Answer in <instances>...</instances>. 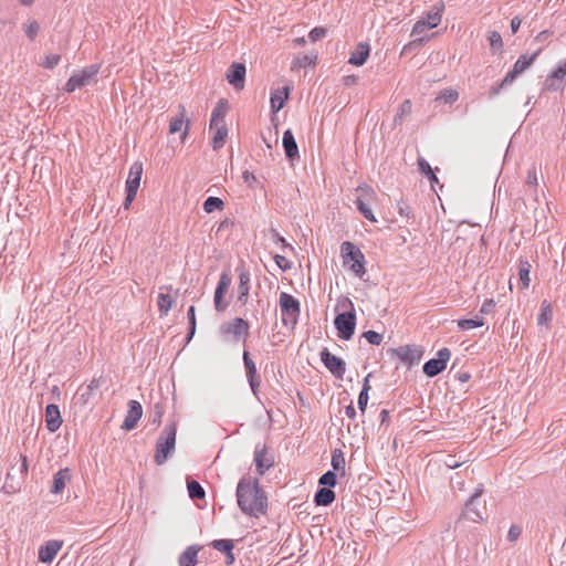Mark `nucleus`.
Masks as SVG:
<instances>
[{"mask_svg":"<svg viewBox=\"0 0 566 566\" xmlns=\"http://www.w3.org/2000/svg\"><path fill=\"white\" fill-rule=\"evenodd\" d=\"M237 502L241 512L258 517L265 514L268 509V496L265 491L260 486L258 479L243 476L237 485Z\"/></svg>","mask_w":566,"mask_h":566,"instance_id":"f257e3e1","label":"nucleus"},{"mask_svg":"<svg viewBox=\"0 0 566 566\" xmlns=\"http://www.w3.org/2000/svg\"><path fill=\"white\" fill-rule=\"evenodd\" d=\"M228 109V101L221 98L211 113L209 126L211 130H214L211 143V146L214 150L220 149L224 145L226 138L228 136V128L224 120Z\"/></svg>","mask_w":566,"mask_h":566,"instance_id":"f03ea898","label":"nucleus"},{"mask_svg":"<svg viewBox=\"0 0 566 566\" xmlns=\"http://www.w3.org/2000/svg\"><path fill=\"white\" fill-rule=\"evenodd\" d=\"M343 265L348 268L356 276L363 277L366 273V259L359 247L350 241L340 244Z\"/></svg>","mask_w":566,"mask_h":566,"instance_id":"7ed1b4c3","label":"nucleus"},{"mask_svg":"<svg viewBox=\"0 0 566 566\" xmlns=\"http://www.w3.org/2000/svg\"><path fill=\"white\" fill-rule=\"evenodd\" d=\"M177 426L170 422L165 427L156 442L154 461L157 465H163L174 453L176 447Z\"/></svg>","mask_w":566,"mask_h":566,"instance_id":"20e7f679","label":"nucleus"},{"mask_svg":"<svg viewBox=\"0 0 566 566\" xmlns=\"http://www.w3.org/2000/svg\"><path fill=\"white\" fill-rule=\"evenodd\" d=\"M349 307V311L339 313L334 319L335 328L337 329L338 337L343 340H349L355 334L356 328V313L354 303L349 298H345L343 307Z\"/></svg>","mask_w":566,"mask_h":566,"instance_id":"39448f33","label":"nucleus"},{"mask_svg":"<svg viewBox=\"0 0 566 566\" xmlns=\"http://www.w3.org/2000/svg\"><path fill=\"white\" fill-rule=\"evenodd\" d=\"M443 10L444 4L442 2H437L431 7V9L426 13L423 18L413 24L411 35L417 36L416 41L422 42L424 38L420 35L427 30L433 29L440 24Z\"/></svg>","mask_w":566,"mask_h":566,"instance_id":"423d86ee","label":"nucleus"},{"mask_svg":"<svg viewBox=\"0 0 566 566\" xmlns=\"http://www.w3.org/2000/svg\"><path fill=\"white\" fill-rule=\"evenodd\" d=\"M484 492L483 485L480 484L468 499L461 513V517L473 523H481L485 520V502L481 501V496Z\"/></svg>","mask_w":566,"mask_h":566,"instance_id":"0eeeda50","label":"nucleus"},{"mask_svg":"<svg viewBox=\"0 0 566 566\" xmlns=\"http://www.w3.org/2000/svg\"><path fill=\"white\" fill-rule=\"evenodd\" d=\"M280 310L283 325L294 327L301 314V304L293 295L282 292L280 294Z\"/></svg>","mask_w":566,"mask_h":566,"instance_id":"6e6552de","label":"nucleus"},{"mask_svg":"<svg viewBox=\"0 0 566 566\" xmlns=\"http://www.w3.org/2000/svg\"><path fill=\"white\" fill-rule=\"evenodd\" d=\"M99 64H91L85 66L81 71H77L72 74V76L67 80L64 86V91L66 93H73L77 88H82L84 86L90 85L95 81L96 75L99 72Z\"/></svg>","mask_w":566,"mask_h":566,"instance_id":"1a4fd4ad","label":"nucleus"},{"mask_svg":"<svg viewBox=\"0 0 566 566\" xmlns=\"http://www.w3.org/2000/svg\"><path fill=\"white\" fill-rule=\"evenodd\" d=\"M28 474V460L27 455L19 454V460L15 464H12L6 476L4 488L11 492H15L20 489L21 483L24 481Z\"/></svg>","mask_w":566,"mask_h":566,"instance_id":"9d476101","label":"nucleus"},{"mask_svg":"<svg viewBox=\"0 0 566 566\" xmlns=\"http://www.w3.org/2000/svg\"><path fill=\"white\" fill-rule=\"evenodd\" d=\"M249 323L241 317H235L232 321L224 322L220 325L219 333L223 338L232 335L234 342L243 339L245 344L249 337Z\"/></svg>","mask_w":566,"mask_h":566,"instance_id":"9b49d317","label":"nucleus"},{"mask_svg":"<svg viewBox=\"0 0 566 566\" xmlns=\"http://www.w3.org/2000/svg\"><path fill=\"white\" fill-rule=\"evenodd\" d=\"M450 357L451 352L449 348L443 347L439 349L437 358H431L424 363L422 367L423 374L430 378L438 376L447 368Z\"/></svg>","mask_w":566,"mask_h":566,"instance_id":"f8f14e48","label":"nucleus"},{"mask_svg":"<svg viewBox=\"0 0 566 566\" xmlns=\"http://www.w3.org/2000/svg\"><path fill=\"white\" fill-rule=\"evenodd\" d=\"M390 352L408 367L418 364L423 355V350L416 345L399 346L397 348H391Z\"/></svg>","mask_w":566,"mask_h":566,"instance_id":"ddd939ff","label":"nucleus"},{"mask_svg":"<svg viewBox=\"0 0 566 566\" xmlns=\"http://www.w3.org/2000/svg\"><path fill=\"white\" fill-rule=\"evenodd\" d=\"M319 357L324 366L336 379H343L346 371V364L342 358L332 354L327 348L321 350Z\"/></svg>","mask_w":566,"mask_h":566,"instance_id":"4468645a","label":"nucleus"},{"mask_svg":"<svg viewBox=\"0 0 566 566\" xmlns=\"http://www.w3.org/2000/svg\"><path fill=\"white\" fill-rule=\"evenodd\" d=\"M242 359H243V365H244V369H245L247 380L249 382L251 391L259 399V389H260V385H261V377L258 374L255 363L251 358L250 353L245 349L243 350Z\"/></svg>","mask_w":566,"mask_h":566,"instance_id":"2eb2a0df","label":"nucleus"},{"mask_svg":"<svg viewBox=\"0 0 566 566\" xmlns=\"http://www.w3.org/2000/svg\"><path fill=\"white\" fill-rule=\"evenodd\" d=\"M242 359H243V365H244V369H245L247 380L249 382L251 391L259 399V389H260V385H261V377L258 374L255 363L251 358L250 353L245 349L243 350Z\"/></svg>","mask_w":566,"mask_h":566,"instance_id":"dca6fc26","label":"nucleus"},{"mask_svg":"<svg viewBox=\"0 0 566 566\" xmlns=\"http://www.w3.org/2000/svg\"><path fill=\"white\" fill-rule=\"evenodd\" d=\"M254 464L255 470L260 475H263L270 468L274 465V458L269 454L268 448L265 444L255 446L254 450Z\"/></svg>","mask_w":566,"mask_h":566,"instance_id":"f3484780","label":"nucleus"},{"mask_svg":"<svg viewBox=\"0 0 566 566\" xmlns=\"http://www.w3.org/2000/svg\"><path fill=\"white\" fill-rule=\"evenodd\" d=\"M247 69L243 63L233 62L226 74V77L237 91L244 87Z\"/></svg>","mask_w":566,"mask_h":566,"instance_id":"a211bd4d","label":"nucleus"},{"mask_svg":"<svg viewBox=\"0 0 566 566\" xmlns=\"http://www.w3.org/2000/svg\"><path fill=\"white\" fill-rule=\"evenodd\" d=\"M541 49L534 52L531 56L521 55L513 65V69L506 74V82H514L515 78L527 70L537 59L541 53Z\"/></svg>","mask_w":566,"mask_h":566,"instance_id":"6ab92c4d","label":"nucleus"},{"mask_svg":"<svg viewBox=\"0 0 566 566\" xmlns=\"http://www.w3.org/2000/svg\"><path fill=\"white\" fill-rule=\"evenodd\" d=\"M237 272L239 274V284H238V302L241 305H245L249 300V293H250V281L251 275L250 272L245 268H237Z\"/></svg>","mask_w":566,"mask_h":566,"instance_id":"aec40b11","label":"nucleus"},{"mask_svg":"<svg viewBox=\"0 0 566 566\" xmlns=\"http://www.w3.org/2000/svg\"><path fill=\"white\" fill-rule=\"evenodd\" d=\"M143 416V407L137 400L128 401V411L122 424L124 430H133Z\"/></svg>","mask_w":566,"mask_h":566,"instance_id":"412c9836","label":"nucleus"},{"mask_svg":"<svg viewBox=\"0 0 566 566\" xmlns=\"http://www.w3.org/2000/svg\"><path fill=\"white\" fill-rule=\"evenodd\" d=\"M63 546L62 541H48L39 548V560L44 564L51 563Z\"/></svg>","mask_w":566,"mask_h":566,"instance_id":"4be33fe9","label":"nucleus"},{"mask_svg":"<svg viewBox=\"0 0 566 566\" xmlns=\"http://www.w3.org/2000/svg\"><path fill=\"white\" fill-rule=\"evenodd\" d=\"M282 144L285 156L291 163L300 159L298 146L291 129L283 133Z\"/></svg>","mask_w":566,"mask_h":566,"instance_id":"5701e85b","label":"nucleus"},{"mask_svg":"<svg viewBox=\"0 0 566 566\" xmlns=\"http://www.w3.org/2000/svg\"><path fill=\"white\" fill-rule=\"evenodd\" d=\"M45 423L50 432H55L62 424V417L57 405L49 403L45 407Z\"/></svg>","mask_w":566,"mask_h":566,"instance_id":"b1692460","label":"nucleus"},{"mask_svg":"<svg viewBox=\"0 0 566 566\" xmlns=\"http://www.w3.org/2000/svg\"><path fill=\"white\" fill-rule=\"evenodd\" d=\"M143 175V164L135 161L132 164L128 172V177L125 184V190L138 191L140 179Z\"/></svg>","mask_w":566,"mask_h":566,"instance_id":"393cba45","label":"nucleus"},{"mask_svg":"<svg viewBox=\"0 0 566 566\" xmlns=\"http://www.w3.org/2000/svg\"><path fill=\"white\" fill-rule=\"evenodd\" d=\"M160 293L158 294L157 305L160 312V315H167L174 305V297L170 295L172 291L171 285H164L159 287Z\"/></svg>","mask_w":566,"mask_h":566,"instance_id":"a878e982","label":"nucleus"},{"mask_svg":"<svg viewBox=\"0 0 566 566\" xmlns=\"http://www.w3.org/2000/svg\"><path fill=\"white\" fill-rule=\"evenodd\" d=\"M370 53V46L366 42H359L355 51L350 54L348 63L356 66H361L366 63Z\"/></svg>","mask_w":566,"mask_h":566,"instance_id":"bb28decb","label":"nucleus"},{"mask_svg":"<svg viewBox=\"0 0 566 566\" xmlns=\"http://www.w3.org/2000/svg\"><path fill=\"white\" fill-rule=\"evenodd\" d=\"M200 545L188 546L178 557L179 566H196L198 563V553L200 552Z\"/></svg>","mask_w":566,"mask_h":566,"instance_id":"cd10ccee","label":"nucleus"},{"mask_svg":"<svg viewBox=\"0 0 566 566\" xmlns=\"http://www.w3.org/2000/svg\"><path fill=\"white\" fill-rule=\"evenodd\" d=\"M289 95H290L289 86H283V87H280V88L275 90L274 92H272L270 102H271V109L273 113H277L279 111H281L284 107L285 102L289 98Z\"/></svg>","mask_w":566,"mask_h":566,"instance_id":"c85d7f7f","label":"nucleus"},{"mask_svg":"<svg viewBox=\"0 0 566 566\" xmlns=\"http://www.w3.org/2000/svg\"><path fill=\"white\" fill-rule=\"evenodd\" d=\"M71 479L70 469L64 468L60 469L54 475H53V482L51 486V493L53 494H60L65 485L66 482Z\"/></svg>","mask_w":566,"mask_h":566,"instance_id":"c756f323","label":"nucleus"},{"mask_svg":"<svg viewBox=\"0 0 566 566\" xmlns=\"http://www.w3.org/2000/svg\"><path fill=\"white\" fill-rule=\"evenodd\" d=\"M335 492L329 488H319L314 495V503L318 506H328L335 501Z\"/></svg>","mask_w":566,"mask_h":566,"instance_id":"7c9ffc66","label":"nucleus"},{"mask_svg":"<svg viewBox=\"0 0 566 566\" xmlns=\"http://www.w3.org/2000/svg\"><path fill=\"white\" fill-rule=\"evenodd\" d=\"M518 277L521 281V289L525 290L530 286V272H531V264L527 260L520 259L518 260Z\"/></svg>","mask_w":566,"mask_h":566,"instance_id":"2f4dec72","label":"nucleus"},{"mask_svg":"<svg viewBox=\"0 0 566 566\" xmlns=\"http://www.w3.org/2000/svg\"><path fill=\"white\" fill-rule=\"evenodd\" d=\"M488 41L491 48L492 53L502 54L503 53V39L500 32L492 30L488 32Z\"/></svg>","mask_w":566,"mask_h":566,"instance_id":"473e14b6","label":"nucleus"},{"mask_svg":"<svg viewBox=\"0 0 566 566\" xmlns=\"http://www.w3.org/2000/svg\"><path fill=\"white\" fill-rule=\"evenodd\" d=\"M417 164L420 172L429 179L432 187L434 184H439L438 177L433 172L430 164L423 157H419Z\"/></svg>","mask_w":566,"mask_h":566,"instance_id":"72a5a7b5","label":"nucleus"},{"mask_svg":"<svg viewBox=\"0 0 566 566\" xmlns=\"http://www.w3.org/2000/svg\"><path fill=\"white\" fill-rule=\"evenodd\" d=\"M188 494L191 500H202L206 496V492L201 484L196 480L187 481Z\"/></svg>","mask_w":566,"mask_h":566,"instance_id":"f704fd0d","label":"nucleus"},{"mask_svg":"<svg viewBox=\"0 0 566 566\" xmlns=\"http://www.w3.org/2000/svg\"><path fill=\"white\" fill-rule=\"evenodd\" d=\"M484 318L482 316H475L474 318H460L457 324L462 331H469L484 325Z\"/></svg>","mask_w":566,"mask_h":566,"instance_id":"c9c22d12","label":"nucleus"},{"mask_svg":"<svg viewBox=\"0 0 566 566\" xmlns=\"http://www.w3.org/2000/svg\"><path fill=\"white\" fill-rule=\"evenodd\" d=\"M216 551L223 553L224 555L231 554V552L234 548V544L232 539L222 538V539H214L210 544Z\"/></svg>","mask_w":566,"mask_h":566,"instance_id":"e433bc0d","label":"nucleus"},{"mask_svg":"<svg viewBox=\"0 0 566 566\" xmlns=\"http://www.w3.org/2000/svg\"><path fill=\"white\" fill-rule=\"evenodd\" d=\"M224 202L219 197H208L203 202V210L207 213H211L214 210H222Z\"/></svg>","mask_w":566,"mask_h":566,"instance_id":"4c0bfd02","label":"nucleus"},{"mask_svg":"<svg viewBox=\"0 0 566 566\" xmlns=\"http://www.w3.org/2000/svg\"><path fill=\"white\" fill-rule=\"evenodd\" d=\"M355 205L357 210L370 222H377V219L371 210V208L361 199L357 198L355 200Z\"/></svg>","mask_w":566,"mask_h":566,"instance_id":"58836bf2","label":"nucleus"},{"mask_svg":"<svg viewBox=\"0 0 566 566\" xmlns=\"http://www.w3.org/2000/svg\"><path fill=\"white\" fill-rule=\"evenodd\" d=\"M331 464L333 467L334 472L345 470V457L340 449H335L333 451Z\"/></svg>","mask_w":566,"mask_h":566,"instance_id":"ea45409f","label":"nucleus"},{"mask_svg":"<svg viewBox=\"0 0 566 566\" xmlns=\"http://www.w3.org/2000/svg\"><path fill=\"white\" fill-rule=\"evenodd\" d=\"M23 31L30 41H34L40 32V24L36 20H31L23 24Z\"/></svg>","mask_w":566,"mask_h":566,"instance_id":"a19ab883","label":"nucleus"},{"mask_svg":"<svg viewBox=\"0 0 566 566\" xmlns=\"http://www.w3.org/2000/svg\"><path fill=\"white\" fill-rule=\"evenodd\" d=\"M337 483V474L329 470L327 472H325L319 479H318V484L323 488H334Z\"/></svg>","mask_w":566,"mask_h":566,"instance_id":"79ce46f5","label":"nucleus"},{"mask_svg":"<svg viewBox=\"0 0 566 566\" xmlns=\"http://www.w3.org/2000/svg\"><path fill=\"white\" fill-rule=\"evenodd\" d=\"M459 98V93L452 88H444L437 96V101H442L447 104H453Z\"/></svg>","mask_w":566,"mask_h":566,"instance_id":"37998d69","label":"nucleus"},{"mask_svg":"<svg viewBox=\"0 0 566 566\" xmlns=\"http://www.w3.org/2000/svg\"><path fill=\"white\" fill-rule=\"evenodd\" d=\"M411 102L410 99H405L399 108H398V112L397 114L395 115V118H394V122L397 124V123H401L403 120V118L406 116H408L410 113H411Z\"/></svg>","mask_w":566,"mask_h":566,"instance_id":"c03bdc74","label":"nucleus"},{"mask_svg":"<svg viewBox=\"0 0 566 566\" xmlns=\"http://www.w3.org/2000/svg\"><path fill=\"white\" fill-rule=\"evenodd\" d=\"M187 316H188V323H189L187 342H190L196 333V308L193 305H191L188 308Z\"/></svg>","mask_w":566,"mask_h":566,"instance_id":"a18cd8bd","label":"nucleus"},{"mask_svg":"<svg viewBox=\"0 0 566 566\" xmlns=\"http://www.w3.org/2000/svg\"><path fill=\"white\" fill-rule=\"evenodd\" d=\"M551 304L545 300L541 305V313L537 316L538 325H546L551 321Z\"/></svg>","mask_w":566,"mask_h":566,"instance_id":"49530a36","label":"nucleus"},{"mask_svg":"<svg viewBox=\"0 0 566 566\" xmlns=\"http://www.w3.org/2000/svg\"><path fill=\"white\" fill-rule=\"evenodd\" d=\"M231 276L228 272H222L214 292L226 294L227 290L231 285Z\"/></svg>","mask_w":566,"mask_h":566,"instance_id":"de8ad7c7","label":"nucleus"},{"mask_svg":"<svg viewBox=\"0 0 566 566\" xmlns=\"http://www.w3.org/2000/svg\"><path fill=\"white\" fill-rule=\"evenodd\" d=\"M316 59H317V55L303 54V55L297 56L295 59V61L293 62V64H294V66H297V67H306L310 65H314Z\"/></svg>","mask_w":566,"mask_h":566,"instance_id":"09e8293b","label":"nucleus"},{"mask_svg":"<svg viewBox=\"0 0 566 566\" xmlns=\"http://www.w3.org/2000/svg\"><path fill=\"white\" fill-rule=\"evenodd\" d=\"M397 211L401 217L413 219L412 209L403 199L397 201Z\"/></svg>","mask_w":566,"mask_h":566,"instance_id":"8fccbe9b","label":"nucleus"},{"mask_svg":"<svg viewBox=\"0 0 566 566\" xmlns=\"http://www.w3.org/2000/svg\"><path fill=\"white\" fill-rule=\"evenodd\" d=\"M60 61H61V55L50 54L44 57V60L40 63V65L44 69L52 70L60 63Z\"/></svg>","mask_w":566,"mask_h":566,"instance_id":"3c124183","label":"nucleus"},{"mask_svg":"<svg viewBox=\"0 0 566 566\" xmlns=\"http://www.w3.org/2000/svg\"><path fill=\"white\" fill-rule=\"evenodd\" d=\"M99 386H101L99 379L93 378L91 380V382L86 386L84 391L81 394V397L84 399L85 402L91 398V396L93 395V391L95 389L99 388Z\"/></svg>","mask_w":566,"mask_h":566,"instance_id":"603ef678","label":"nucleus"},{"mask_svg":"<svg viewBox=\"0 0 566 566\" xmlns=\"http://www.w3.org/2000/svg\"><path fill=\"white\" fill-rule=\"evenodd\" d=\"M163 416H164V407L160 403H155L154 409L150 415L151 423L158 427L161 423Z\"/></svg>","mask_w":566,"mask_h":566,"instance_id":"864d4df0","label":"nucleus"},{"mask_svg":"<svg viewBox=\"0 0 566 566\" xmlns=\"http://www.w3.org/2000/svg\"><path fill=\"white\" fill-rule=\"evenodd\" d=\"M513 82H506V75L504 76V78L500 82V83H496L494 85H492L489 90V97L490 98H493L495 97L497 94H500V92L505 88L506 86L511 85Z\"/></svg>","mask_w":566,"mask_h":566,"instance_id":"5fc2aeb1","label":"nucleus"},{"mask_svg":"<svg viewBox=\"0 0 566 566\" xmlns=\"http://www.w3.org/2000/svg\"><path fill=\"white\" fill-rule=\"evenodd\" d=\"M363 337L371 345H380L382 342V335L375 331H367L363 334Z\"/></svg>","mask_w":566,"mask_h":566,"instance_id":"6e6d98bb","label":"nucleus"},{"mask_svg":"<svg viewBox=\"0 0 566 566\" xmlns=\"http://www.w3.org/2000/svg\"><path fill=\"white\" fill-rule=\"evenodd\" d=\"M563 83L558 81L557 78H554L553 76L548 75L544 82V87L547 91L555 92L562 87Z\"/></svg>","mask_w":566,"mask_h":566,"instance_id":"4d7b16f0","label":"nucleus"},{"mask_svg":"<svg viewBox=\"0 0 566 566\" xmlns=\"http://www.w3.org/2000/svg\"><path fill=\"white\" fill-rule=\"evenodd\" d=\"M223 296H224V294L214 292L213 302H214V307H216L217 312H224L229 305L228 302L223 301Z\"/></svg>","mask_w":566,"mask_h":566,"instance_id":"13d9d810","label":"nucleus"},{"mask_svg":"<svg viewBox=\"0 0 566 566\" xmlns=\"http://www.w3.org/2000/svg\"><path fill=\"white\" fill-rule=\"evenodd\" d=\"M326 33H327V30L325 28L316 27L310 31L308 38L312 42H316V41L323 39L326 35Z\"/></svg>","mask_w":566,"mask_h":566,"instance_id":"bf43d9fd","label":"nucleus"},{"mask_svg":"<svg viewBox=\"0 0 566 566\" xmlns=\"http://www.w3.org/2000/svg\"><path fill=\"white\" fill-rule=\"evenodd\" d=\"M274 261L282 271H289L292 268V262L289 261L284 255L275 254Z\"/></svg>","mask_w":566,"mask_h":566,"instance_id":"052dcab7","label":"nucleus"},{"mask_svg":"<svg viewBox=\"0 0 566 566\" xmlns=\"http://www.w3.org/2000/svg\"><path fill=\"white\" fill-rule=\"evenodd\" d=\"M182 125H184V115L181 114L180 117H175L171 119V122L169 124V133L176 134V133L180 132L182 128Z\"/></svg>","mask_w":566,"mask_h":566,"instance_id":"680f3d73","label":"nucleus"},{"mask_svg":"<svg viewBox=\"0 0 566 566\" xmlns=\"http://www.w3.org/2000/svg\"><path fill=\"white\" fill-rule=\"evenodd\" d=\"M272 237H273V241L275 243H280L282 249L285 250V249H290V250H294V248L286 242V240L280 235V233L275 230V229H272Z\"/></svg>","mask_w":566,"mask_h":566,"instance_id":"e2e57ef3","label":"nucleus"},{"mask_svg":"<svg viewBox=\"0 0 566 566\" xmlns=\"http://www.w3.org/2000/svg\"><path fill=\"white\" fill-rule=\"evenodd\" d=\"M242 178H243V181H244L245 184H248V186H249L250 188H254L255 186H258V185H259V180H258V178L254 176V174H253V172H251V171H249V170L243 171V174H242Z\"/></svg>","mask_w":566,"mask_h":566,"instance_id":"0e129e2a","label":"nucleus"},{"mask_svg":"<svg viewBox=\"0 0 566 566\" xmlns=\"http://www.w3.org/2000/svg\"><path fill=\"white\" fill-rule=\"evenodd\" d=\"M368 400H369V394H367L365 390H360V392L358 395L357 405H358V409L361 412H365V410L367 408Z\"/></svg>","mask_w":566,"mask_h":566,"instance_id":"69168bd1","label":"nucleus"},{"mask_svg":"<svg viewBox=\"0 0 566 566\" xmlns=\"http://www.w3.org/2000/svg\"><path fill=\"white\" fill-rule=\"evenodd\" d=\"M495 302L493 298H486L480 307V314H490L495 308Z\"/></svg>","mask_w":566,"mask_h":566,"instance_id":"338daca9","label":"nucleus"},{"mask_svg":"<svg viewBox=\"0 0 566 566\" xmlns=\"http://www.w3.org/2000/svg\"><path fill=\"white\" fill-rule=\"evenodd\" d=\"M549 75L563 83L566 75V64H559Z\"/></svg>","mask_w":566,"mask_h":566,"instance_id":"774afa93","label":"nucleus"}]
</instances>
